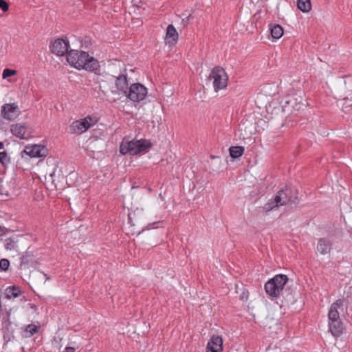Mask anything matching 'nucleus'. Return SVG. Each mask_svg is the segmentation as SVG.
<instances>
[{
    "label": "nucleus",
    "instance_id": "nucleus-1",
    "mask_svg": "<svg viewBox=\"0 0 352 352\" xmlns=\"http://www.w3.org/2000/svg\"><path fill=\"white\" fill-rule=\"evenodd\" d=\"M68 63L76 69L95 72L98 69V61L85 52L70 50L67 55Z\"/></svg>",
    "mask_w": 352,
    "mask_h": 352
},
{
    "label": "nucleus",
    "instance_id": "nucleus-2",
    "mask_svg": "<svg viewBox=\"0 0 352 352\" xmlns=\"http://www.w3.org/2000/svg\"><path fill=\"white\" fill-rule=\"evenodd\" d=\"M151 146V142L146 139L130 140L129 138H124L120 143L119 151L123 155H135L148 151Z\"/></svg>",
    "mask_w": 352,
    "mask_h": 352
},
{
    "label": "nucleus",
    "instance_id": "nucleus-3",
    "mask_svg": "<svg viewBox=\"0 0 352 352\" xmlns=\"http://www.w3.org/2000/svg\"><path fill=\"white\" fill-rule=\"evenodd\" d=\"M287 280L288 278L286 275H276L265 284V292L270 296H278L283 289Z\"/></svg>",
    "mask_w": 352,
    "mask_h": 352
},
{
    "label": "nucleus",
    "instance_id": "nucleus-4",
    "mask_svg": "<svg viewBox=\"0 0 352 352\" xmlns=\"http://www.w3.org/2000/svg\"><path fill=\"white\" fill-rule=\"evenodd\" d=\"M209 80L212 81L214 90L218 92L227 87L228 76L223 68L216 67L211 71Z\"/></svg>",
    "mask_w": 352,
    "mask_h": 352
},
{
    "label": "nucleus",
    "instance_id": "nucleus-5",
    "mask_svg": "<svg viewBox=\"0 0 352 352\" xmlns=\"http://www.w3.org/2000/svg\"><path fill=\"white\" fill-rule=\"evenodd\" d=\"M148 95V89L140 82L130 85L126 98L133 103H140L144 101Z\"/></svg>",
    "mask_w": 352,
    "mask_h": 352
},
{
    "label": "nucleus",
    "instance_id": "nucleus-6",
    "mask_svg": "<svg viewBox=\"0 0 352 352\" xmlns=\"http://www.w3.org/2000/svg\"><path fill=\"white\" fill-rule=\"evenodd\" d=\"M48 155V149L42 144H28L21 153V157L28 156L32 158L43 157Z\"/></svg>",
    "mask_w": 352,
    "mask_h": 352
},
{
    "label": "nucleus",
    "instance_id": "nucleus-7",
    "mask_svg": "<svg viewBox=\"0 0 352 352\" xmlns=\"http://www.w3.org/2000/svg\"><path fill=\"white\" fill-rule=\"evenodd\" d=\"M98 122L96 117L88 116L84 118L74 121L72 126V130L74 133L82 134L89 129L94 126Z\"/></svg>",
    "mask_w": 352,
    "mask_h": 352
},
{
    "label": "nucleus",
    "instance_id": "nucleus-8",
    "mask_svg": "<svg viewBox=\"0 0 352 352\" xmlns=\"http://www.w3.org/2000/svg\"><path fill=\"white\" fill-rule=\"evenodd\" d=\"M290 190L287 188L280 190L274 199L270 200L265 206V209L270 210L275 207L285 205L290 201Z\"/></svg>",
    "mask_w": 352,
    "mask_h": 352
},
{
    "label": "nucleus",
    "instance_id": "nucleus-9",
    "mask_svg": "<svg viewBox=\"0 0 352 352\" xmlns=\"http://www.w3.org/2000/svg\"><path fill=\"white\" fill-rule=\"evenodd\" d=\"M129 89V85L126 76L120 75L116 78L114 85L111 88V91L114 95L126 97Z\"/></svg>",
    "mask_w": 352,
    "mask_h": 352
},
{
    "label": "nucleus",
    "instance_id": "nucleus-10",
    "mask_svg": "<svg viewBox=\"0 0 352 352\" xmlns=\"http://www.w3.org/2000/svg\"><path fill=\"white\" fill-rule=\"evenodd\" d=\"M1 114L3 118L9 120H14L20 114V110L16 103H7L1 108Z\"/></svg>",
    "mask_w": 352,
    "mask_h": 352
},
{
    "label": "nucleus",
    "instance_id": "nucleus-11",
    "mask_svg": "<svg viewBox=\"0 0 352 352\" xmlns=\"http://www.w3.org/2000/svg\"><path fill=\"white\" fill-rule=\"evenodd\" d=\"M69 42L63 38H58L54 41L51 49L53 53L58 56H63L68 51Z\"/></svg>",
    "mask_w": 352,
    "mask_h": 352
},
{
    "label": "nucleus",
    "instance_id": "nucleus-12",
    "mask_svg": "<svg viewBox=\"0 0 352 352\" xmlns=\"http://www.w3.org/2000/svg\"><path fill=\"white\" fill-rule=\"evenodd\" d=\"M223 339L219 336H213L208 342L206 352H222Z\"/></svg>",
    "mask_w": 352,
    "mask_h": 352
},
{
    "label": "nucleus",
    "instance_id": "nucleus-13",
    "mask_svg": "<svg viewBox=\"0 0 352 352\" xmlns=\"http://www.w3.org/2000/svg\"><path fill=\"white\" fill-rule=\"evenodd\" d=\"M178 38L179 34L173 25H169L166 28L164 37V41L166 44L170 46H173L177 43Z\"/></svg>",
    "mask_w": 352,
    "mask_h": 352
},
{
    "label": "nucleus",
    "instance_id": "nucleus-14",
    "mask_svg": "<svg viewBox=\"0 0 352 352\" xmlns=\"http://www.w3.org/2000/svg\"><path fill=\"white\" fill-rule=\"evenodd\" d=\"M27 127L25 124L16 123L11 125L10 131L16 138L23 140L25 139Z\"/></svg>",
    "mask_w": 352,
    "mask_h": 352
},
{
    "label": "nucleus",
    "instance_id": "nucleus-15",
    "mask_svg": "<svg viewBox=\"0 0 352 352\" xmlns=\"http://www.w3.org/2000/svg\"><path fill=\"white\" fill-rule=\"evenodd\" d=\"M341 307L342 302L340 300H337L331 305L328 314L329 321L340 320L339 309Z\"/></svg>",
    "mask_w": 352,
    "mask_h": 352
},
{
    "label": "nucleus",
    "instance_id": "nucleus-16",
    "mask_svg": "<svg viewBox=\"0 0 352 352\" xmlns=\"http://www.w3.org/2000/svg\"><path fill=\"white\" fill-rule=\"evenodd\" d=\"M271 36L273 40L276 41L280 38L284 34V30L283 27L278 24H270L269 25Z\"/></svg>",
    "mask_w": 352,
    "mask_h": 352
},
{
    "label": "nucleus",
    "instance_id": "nucleus-17",
    "mask_svg": "<svg viewBox=\"0 0 352 352\" xmlns=\"http://www.w3.org/2000/svg\"><path fill=\"white\" fill-rule=\"evenodd\" d=\"M329 328L331 333L334 336H338L341 334L342 331V323L340 320H336L332 321H329Z\"/></svg>",
    "mask_w": 352,
    "mask_h": 352
},
{
    "label": "nucleus",
    "instance_id": "nucleus-18",
    "mask_svg": "<svg viewBox=\"0 0 352 352\" xmlns=\"http://www.w3.org/2000/svg\"><path fill=\"white\" fill-rule=\"evenodd\" d=\"M18 72L16 69L6 68L2 72V78L8 82H12L14 80L12 78L17 74Z\"/></svg>",
    "mask_w": 352,
    "mask_h": 352
},
{
    "label": "nucleus",
    "instance_id": "nucleus-19",
    "mask_svg": "<svg viewBox=\"0 0 352 352\" xmlns=\"http://www.w3.org/2000/svg\"><path fill=\"white\" fill-rule=\"evenodd\" d=\"M244 151V147L241 146H231L229 148L230 155L233 159H236L242 156Z\"/></svg>",
    "mask_w": 352,
    "mask_h": 352
},
{
    "label": "nucleus",
    "instance_id": "nucleus-20",
    "mask_svg": "<svg viewBox=\"0 0 352 352\" xmlns=\"http://www.w3.org/2000/svg\"><path fill=\"white\" fill-rule=\"evenodd\" d=\"M330 244L329 243L324 239H321L319 241L317 245V250L322 254H326L330 251Z\"/></svg>",
    "mask_w": 352,
    "mask_h": 352
},
{
    "label": "nucleus",
    "instance_id": "nucleus-21",
    "mask_svg": "<svg viewBox=\"0 0 352 352\" xmlns=\"http://www.w3.org/2000/svg\"><path fill=\"white\" fill-rule=\"evenodd\" d=\"M298 8L302 12L307 13L311 10L310 0H297Z\"/></svg>",
    "mask_w": 352,
    "mask_h": 352
},
{
    "label": "nucleus",
    "instance_id": "nucleus-22",
    "mask_svg": "<svg viewBox=\"0 0 352 352\" xmlns=\"http://www.w3.org/2000/svg\"><path fill=\"white\" fill-rule=\"evenodd\" d=\"M21 292L19 287L12 286L9 287L6 290V296L8 298H15L21 295Z\"/></svg>",
    "mask_w": 352,
    "mask_h": 352
},
{
    "label": "nucleus",
    "instance_id": "nucleus-23",
    "mask_svg": "<svg viewBox=\"0 0 352 352\" xmlns=\"http://www.w3.org/2000/svg\"><path fill=\"white\" fill-rule=\"evenodd\" d=\"M5 248L7 250L17 252V240L15 238H8L5 240Z\"/></svg>",
    "mask_w": 352,
    "mask_h": 352
},
{
    "label": "nucleus",
    "instance_id": "nucleus-24",
    "mask_svg": "<svg viewBox=\"0 0 352 352\" xmlns=\"http://www.w3.org/2000/svg\"><path fill=\"white\" fill-rule=\"evenodd\" d=\"M38 327L35 324H29L27 326L25 330V337H31L36 332H37Z\"/></svg>",
    "mask_w": 352,
    "mask_h": 352
},
{
    "label": "nucleus",
    "instance_id": "nucleus-25",
    "mask_svg": "<svg viewBox=\"0 0 352 352\" xmlns=\"http://www.w3.org/2000/svg\"><path fill=\"white\" fill-rule=\"evenodd\" d=\"M0 162L3 165L8 164L10 162V158L6 151L0 152Z\"/></svg>",
    "mask_w": 352,
    "mask_h": 352
},
{
    "label": "nucleus",
    "instance_id": "nucleus-26",
    "mask_svg": "<svg viewBox=\"0 0 352 352\" xmlns=\"http://www.w3.org/2000/svg\"><path fill=\"white\" fill-rule=\"evenodd\" d=\"M9 265H10V263H9L8 260L5 259V258L0 260V269L1 270H8Z\"/></svg>",
    "mask_w": 352,
    "mask_h": 352
},
{
    "label": "nucleus",
    "instance_id": "nucleus-27",
    "mask_svg": "<svg viewBox=\"0 0 352 352\" xmlns=\"http://www.w3.org/2000/svg\"><path fill=\"white\" fill-rule=\"evenodd\" d=\"M0 9H1L3 12L8 10L9 6L5 0H0Z\"/></svg>",
    "mask_w": 352,
    "mask_h": 352
},
{
    "label": "nucleus",
    "instance_id": "nucleus-28",
    "mask_svg": "<svg viewBox=\"0 0 352 352\" xmlns=\"http://www.w3.org/2000/svg\"><path fill=\"white\" fill-rule=\"evenodd\" d=\"M6 232L7 230L4 227L0 226V236L6 235Z\"/></svg>",
    "mask_w": 352,
    "mask_h": 352
},
{
    "label": "nucleus",
    "instance_id": "nucleus-29",
    "mask_svg": "<svg viewBox=\"0 0 352 352\" xmlns=\"http://www.w3.org/2000/svg\"><path fill=\"white\" fill-rule=\"evenodd\" d=\"M75 350H76L75 348L71 347V346H68V347H66L65 349V352H74Z\"/></svg>",
    "mask_w": 352,
    "mask_h": 352
},
{
    "label": "nucleus",
    "instance_id": "nucleus-30",
    "mask_svg": "<svg viewBox=\"0 0 352 352\" xmlns=\"http://www.w3.org/2000/svg\"><path fill=\"white\" fill-rule=\"evenodd\" d=\"M3 148V143L2 142H0V149H2Z\"/></svg>",
    "mask_w": 352,
    "mask_h": 352
},
{
    "label": "nucleus",
    "instance_id": "nucleus-31",
    "mask_svg": "<svg viewBox=\"0 0 352 352\" xmlns=\"http://www.w3.org/2000/svg\"><path fill=\"white\" fill-rule=\"evenodd\" d=\"M53 175H54V173H50V176L51 177H53Z\"/></svg>",
    "mask_w": 352,
    "mask_h": 352
},
{
    "label": "nucleus",
    "instance_id": "nucleus-32",
    "mask_svg": "<svg viewBox=\"0 0 352 352\" xmlns=\"http://www.w3.org/2000/svg\"><path fill=\"white\" fill-rule=\"evenodd\" d=\"M129 219H131V214H129Z\"/></svg>",
    "mask_w": 352,
    "mask_h": 352
}]
</instances>
